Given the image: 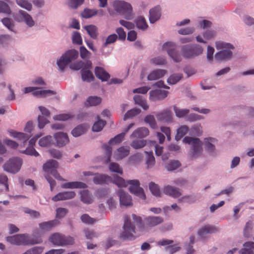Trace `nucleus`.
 <instances>
[{
    "mask_svg": "<svg viewBox=\"0 0 254 254\" xmlns=\"http://www.w3.org/2000/svg\"><path fill=\"white\" fill-rule=\"evenodd\" d=\"M164 219L160 216H150L145 218L144 222L147 226L155 227L163 222Z\"/></svg>",
    "mask_w": 254,
    "mask_h": 254,
    "instance_id": "a211bd4d",
    "label": "nucleus"
},
{
    "mask_svg": "<svg viewBox=\"0 0 254 254\" xmlns=\"http://www.w3.org/2000/svg\"><path fill=\"white\" fill-rule=\"evenodd\" d=\"M48 123V120L46 116H39L38 117V127L40 128L44 127L46 124Z\"/></svg>",
    "mask_w": 254,
    "mask_h": 254,
    "instance_id": "774afa93",
    "label": "nucleus"
},
{
    "mask_svg": "<svg viewBox=\"0 0 254 254\" xmlns=\"http://www.w3.org/2000/svg\"><path fill=\"white\" fill-rule=\"evenodd\" d=\"M151 63L155 65H164L166 64V61L163 57H158L151 59Z\"/></svg>",
    "mask_w": 254,
    "mask_h": 254,
    "instance_id": "e2e57ef3",
    "label": "nucleus"
},
{
    "mask_svg": "<svg viewBox=\"0 0 254 254\" xmlns=\"http://www.w3.org/2000/svg\"><path fill=\"white\" fill-rule=\"evenodd\" d=\"M59 165L57 161L51 160L47 161L43 165V170L47 174H51L56 179L59 180H64L61 177L57 171Z\"/></svg>",
    "mask_w": 254,
    "mask_h": 254,
    "instance_id": "9b49d317",
    "label": "nucleus"
},
{
    "mask_svg": "<svg viewBox=\"0 0 254 254\" xmlns=\"http://www.w3.org/2000/svg\"><path fill=\"white\" fill-rule=\"evenodd\" d=\"M165 193L173 197H179L181 195V193L178 189L170 186H167L164 189Z\"/></svg>",
    "mask_w": 254,
    "mask_h": 254,
    "instance_id": "2f4dec72",
    "label": "nucleus"
},
{
    "mask_svg": "<svg viewBox=\"0 0 254 254\" xmlns=\"http://www.w3.org/2000/svg\"><path fill=\"white\" fill-rule=\"evenodd\" d=\"M91 67V62L90 61H87L84 67L81 71L82 79L83 81L90 82L94 80V76L90 71Z\"/></svg>",
    "mask_w": 254,
    "mask_h": 254,
    "instance_id": "4468645a",
    "label": "nucleus"
},
{
    "mask_svg": "<svg viewBox=\"0 0 254 254\" xmlns=\"http://www.w3.org/2000/svg\"><path fill=\"white\" fill-rule=\"evenodd\" d=\"M174 110L176 115L178 118H183L190 112V110L187 109H180L176 106L174 107Z\"/></svg>",
    "mask_w": 254,
    "mask_h": 254,
    "instance_id": "49530a36",
    "label": "nucleus"
},
{
    "mask_svg": "<svg viewBox=\"0 0 254 254\" xmlns=\"http://www.w3.org/2000/svg\"><path fill=\"white\" fill-rule=\"evenodd\" d=\"M43 251L42 247H34L25 252L22 254H41Z\"/></svg>",
    "mask_w": 254,
    "mask_h": 254,
    "instance_id": "4d7b16f0",
    "label": "nucleus"
},
{
    "mask_svg": "<svg viewBox=\"0 0 254 254\" xmlns=\"http://www.w3.org/2000/svg\"><path fill=\"white\" fill-rule=\"evenodd\" d=\"M111 172L118 173L121 175L123 174V171L120 165L116 163H111L109 167Z\"/></svg>",
    "mask_w": 254,
    "mask_h": 254,
    "instance_id": "052dcab7",
    "label": "nucleus"
},
{
    "mask_svg": "<svg viewBox=\"0 0 254 254\" xmlns=\"http://www.w3.org/2000/svg\"><path fill=\"white\" fill-rule=\"evenodd\" d=\"M49 241L54 245L57 246H64L72 245L74 243V239L70 236H66L59 233L52 234L49 239Z\"/></svg>",
    "mask_w": 254,
    "mask_h": 254,
    "instance_id": "39448f33",
    "label": "nucleus"
},
{
    "mask_svg": "<svg viewBox=\"0 0 254 254\" xmlns=\"http://www.w3.org/2000/svg\"><path fill=\"white\" fill-rule=\"evenodd\" d=\"M133 99L135 103L141 107L144 110H147L149 108L147 104L146 101L140 95L134 96Z\"/></svg>",
    "mask_w": 254,
    "mask_h": 254,
    "instance_id": "4c0bfd02",
    "label": "nucleus"
},
{
    "mask_svg": "<svg viewBox=\"0 0 254 254\" xmlns=\"http://www.w3.org/2000/svg\"><path fill=\"white\" fill-rule=\"evenodd\" d=\"M167 71L164 69H156L152 71L147 76L148 80H155L163 77Z\"/></svg>",
    "mask_w": 254,
    "mask_h": 254,
    "instance_id": "c756f323",
    "label": "nucleus"
},
{
    "mask_svg": "<svg viewBox=\"0 0 254 254\" xmlns=\"http://www.w3.org/2000/svg\"><path fill=\"white\" fill-rule=\"evenodd\" d=\"M110 182H112L119 188L126 187L128 185H130L129 190L131 193L143 199H145L146 198L143 190L139 187L140 183L137 180H132L126 182L123 178L116 176H114V180L111 178V181Z\"/></svg>",
    "mask_w": 254,
    "mask_h": 254,
    "instance_id": "f257e3e1",
    "label": "nucleus"
},
{
    "mask_svg": "<svg viewBox=\"0 0 254 254\" xmlns=\"http://www.w3.org/2000/svg\"><path fill=\"white\" fill-rule=\"evenodd\" d=\"M146 142L144 140H133L130 145L134 149H139L145 146Z\"/></svg>",
    "mask_w": 254,
    "mask_h": 254,
    "instance_id": "5fc2aeb1",
    "label": "nucleus"
},
{
    "mask_svg": "<svg viewBox=\"0 0 254 254\" xmlns=\"http://www.w3.org/2000/svg\"><path fill=\"white\" fill-rule=\"evenodd\" d=\"M149 187L151 192L154 195L156 196H159L160 195V190L157 184L151 182L149 184Z\"/></svg>",
    "mask_w": 254,
    "mask_h": 254,
    "instance_id": "3c124183",
    "label": "nucleus"
},
{
    "mask_svg": "<svg viewBox=\"0 0 254 254\" xmlns=\"http://www.w3.org/2000/svg\"><path fill=\"white\" fill-rule=\"evenodd\" d=\"M163 49L167 51L169 56L176 63L182 60L181 56L176 51V45L171 42H167L164 44Z\"/></svg>",
    "mask_w": 254,
    "mask_h": 254,
    "instance_id": "f8f14e48",
    "label": "nucleus"
},
{
    "mask_svg": "<svg viewBox=\"0 0 254 254\" xmlns=\"http://www.w3.org/2000/svg\"><path fill=\"white\" fill-rule=\"evenodd\" d=\"M0 12L10 14L11 10L8 4L2 1H0Z\"/></svg>",
    "mask_w": 254,
    "mask_h": 254,
    "instance_id": "0e129e2a",
    "label": "nucleus"
},
{
    "mask_svg": "<svg viewBox=\"0 0 254 254\" xmlns=\"http://www.w3.org/2000/svg\"><path fill=\"white\" fill-rule=\"evenodd\" d=\"M86 63L82 61H76L70 65V68L74 70H79L84 67Z\"/></svg>",
    "mask_w": 254,
    "mask_h": 254,
    "instance_id": "6e6d98bb",
    "label": "nucleus"
},
{
    "mask_svg": "<svg viewBox=\"0 0 254 254\" xmlns=\"http://www.w3.org/2000/svg\"><path fill=\"white\" fill-rule=\"evenodd\" d=\"M56 94V92L54 91L51 90H40L38 89L35 90L33 92V95L34 96L38 97H45L47 96L48 95L52 94L55 95Z\"/></svg>",
    "mask_w": 254,
    "mask_h": 254,
    "instance_id": "f704fd0d",
    "label": "nucleus"
},
{
    "mask_svg": "<svg viewBox=\"0 0 254 254\" xmlns=\"http://www.w3.org/2000/svg\"><path fill=\"white\" fill-rule=\"evenodd\" d=\"M16 3L20 7L31 11L32 9V5L28 0H16Z\"/></svg>",
    "mask_w": 254,
    "mask_h": 254,
    "instance_id": "37998d69",
    "label": "nucleus"
},
{
    "mask_svg": "<svg viewBox=\"0 0 254 254\" xmlns=\"http://www.w3.org/2000/svg\"><path fill=\"white\" fill-rule=\"evenodd\" d=\"M189 129L187 126H183L177 130L175 138L177 140H180L188 132Z\"/></svg>",
    "mask_w": 254,
    "mask_h": 254,
    "instance_id": "a18cd8bd",
    "label": "nucleus"
},
{
    "mask_svg": "<svg viewBox=\"0 0 254 254\" xmlns=\"http://www.w3.org/2000/svg\"><path fill=\"white\" fill-rule=\"evenodd\" d=\"M145 123L148 124L150 127L155 128L156 127V123L154 117L152 115H147L144 119Z\"/></svg>",
    "mask_w": 254,
    "mask_h": 254,
    "instance_id": "bf43d9fd",
    "label": "nucleus"
},
{
    "mask_svg": "<svg viewBox=\"0 0 254 254\" xmlns=\"http://www.w3.org/2000/svg\"><path fill=\"white\" fill-rule=\"evenodd\" d=\"M216 48L217 50H222L216 54L215 56V60L221 61L227 60L232 58L233 53L230 49H234V47L231 44L223 42H217L216 43Z\"/></svg>",
    "mask_w": 254,
    "mask_h": 254,
    "instance_id": "7ed1b4c3",
    "label": "nucleus"
},
{
    "mask_svg": "<svg viewBox=\"0 0 254 254\" xmlns=\"http://www.w3.org/2000/svg\"><path fill=\"white\" fill-rule=\"evenodd\" d=\"M118 195L120 197L121 205L127 206L132 205L131 197L127 193L121 190L118 191Z\"/></svg>",
    "mask_w": 254,
    "mask_h": 254,
    "instance_id": "f3484780",
    "label": "nucleus"
},
{
    "mask_svg": "<svg viewBox=\"0 0 254 254\" xmlns=\"http://www.w3.org/2000/svg\"><path fill=\"white\" fill-rule=\"evenodd\" d=\"M180 166L181 163L179 161L173 160L170 161L166 167L168 171H174L177 169Z\"/></svg>",
    "mask_w": 254,
    "mask_h": 254,
    "instance_id": "864d4df0",
    "label": "nucleus"
},
{
    "mask_svg": "<svg viewBox=\"0 0 254 254\" xmlns=\"http://www.w3.org/2000/svg\"><path fill=\"white\" fill-rule=\"evenodd\" d=\"M93 181L96 185H103L111 181V177L106 175L96 174L94 175Z\"/></svg>",
    "mask_w": 254,
    "mask_h": 254,
    "instance_id": "a878e982",
    "label": "nucleus"
},
{
    "mask_svg": "<svg viewBox=\"0 0 254 254\" xmlns=\"http://www.w3.org/2000/svg\"><path fill=\"white\" fill-rule=\"evenodd\" d=\"M124 221L123 231L120 235L121 238L124 240L134 239L133 235L135 233V226L131 223L128 216H125Z\"/></svg>",
    "mask_w": 254,
    "mask_h": 254,
    "instance_id": "0eeeda50",
    "label": "nucleus"
},
{
    "mask_svg": "<svg viewBox=\"0 0 254 254\" xmlns=\"http://www.w3.org/2000/svg\"><path fill=\"white\" fill-rule=\"evenodd\" d=\"M68 5L69 6L73 8L76 9L79 5H81L83 2L84 0H68Z\"/></svg>",
    "mask_w": 254,
    "mask_h": 254,
    "instance_id": "338daca9",
    "label": "nucleus"
},
{
    "mask_svg": "<svg viewBox=\"0 0 254 254\" xmlns=\"http://www.w3.org/2000/svg\"><path fill=\"white\" fill-rule=\"evenodd\" d=\"M135 23L138 29L144 30L148 27V25L145 18L142 16H139L135 20Z\"/></svg>",
    "mask_w": 254,
    "mask_h": 254,
    "instance_id": "79ce46f5",
    "label": "nucleus"
},
{
    "mask_svg": "<svg viewBox=\"0 0 254 254\" xmlns=\"http://www.w3.org/2000/svg\"><path fill=\"white\" fill-rule=\"evenodd\" d=\"M187 121L192 122L197 120H200L202 119L201 116L196 114L195 113H191L187 115L186 117Z\"/></svg>",
    "mask_w": 254,
    "mask_h": 254,
    "instance_id": "69168bd1",
    "label": "nucleus"
},
{
    "mask_svg": "<svg viewBox=\"0 0 254 254\" xmlns=\"http://www.w3.org/2000/svg\"><path fill=\"white\" fill-rule=\"evenodd\" d=\"M59 224L60 221L57 219L41 223L39 224V230L35 232V234H38L39 231H40L42 233L50 231Z\"/></svg>",
    "mask_w": 254,
    "mask_h": 254,
    "instance_id": "ddd939ff",
    "label": "nucleus"
},
{
    "mask_svg": "<svg viewBox=\"0 0 254 254\" xmlns=\"http://www.w3.org/2000/svg\"><path fill=\"white\" fill-rule=\"evenodd\" d=\"M78 56V52L74 49L67 51L57 61V64L61 70H63L64 67L71 62L76 59Z\"/></svg>",
    "mask_w": 254,
    "mask_h": 254,
    "instance_id": "6e6552de",
    "label": "nucleus"
},
{
    "mask_svg": "<svg viewBox=\"0 0 254 254\" xmlns=\"http://www.w3.org/2000/svg\"><path fill=\"white\" fill-rule=\"evenodd\" d=\"M149 131L147 128L142 127L135 129L130 135L131 138H143L149 134Z\"/></svg>",
    "mask_w": 254,
    "mask_h": 254,
    "instance_id": "c85d7f7f",
    "label": "nucleus"
},
{
    "mask_svg": "<svg viewBox=\"0 0 254 254\" xmlns=\"http://www.w3.org/2000/svg\"><path fill=\"white\" fill-rule=\"evenodd\" d=\"M52 141V137L51 135H47L41 138L39 141V144L42 147H46L50 145Z\"/></svg>",
    "mask_w": 254,
    "mask_h": 254,
    "instance_id": "de8ad7c7",
    "label": "nucleus"
},
{
    "mask_svg": "<svg viewBox=\"0 0 254 254\" xmlns=\"http://www.w3.org/2000/svg\"><path fill=\"white\" fill-rule=\"evenodd\" d=\"M140 112V110L139 109H133L128 111L125 115L124 119L126 120L127 119L131 118L138 114Z\"/></svg>",
    "mask_w": 254,
    "mask_h": 254,
    "instance_id": "603ef678",
    "label": "nucleus"
},
{
    "mask_svg": "<svg viewBox=\"0 0 254 254\" xmlns=\"http://www.w3.org/2000/svg\"><path fill=\"white\" fill-rule=\"evenodd\" d=\"M72 42L77 45H81L82 44V40L79 32L75 31L73 33L72 37Z\"/></svg>",
    "mask_w": 254,
    "mask_h": 254,
    "instance_id": "13d9d810",
    "label": "nucleus"
},
{
    "mask_svg": "<svg viewBox=\"0 0 254 254\" xmlns=\"http://www.w3.org/2000/svg\"><path fill=\"white\" fill-rule=\"evenodd\" d=\"M80 54L81 58L84 60L89 59L91 55L90 52L84 46L80 48Z\"/></svg>",
    "mask_w": 254,
    "mask_h": 254,
    "instance_id": "680f3d73",
    "label": "nucleus"
},
{
    "mask_svg": "<svg viewBox=\"0 0 254 254\" xmlns=\"http://www.w3.org/2000/svg\"><path fill=\"white\" fill-rule=\"evenodd\" d=\"M99 119V117H98ZM106 123L105 121L102 120H98L96 122L92 127V130L95 132H99L101 131L103 127L105 126Z\"/></svg>",
    "mask_w": 254,
    "mask_h": 254,
    "instance_id": "c03bdc74",
    "label": "nucleus"
},
{
    "mask_svg": "<svg viewBox=\"0 0 254 254\" xmlns=\"http://www.w3.org/2000/svg\"><path fill=\"white\" fill-rule=\"evenodd\" d=\"M218 230V229L216 227L207 225L201 227L197 233L200 237L204 238L207 234L216 233Z\"/></svg>",
    "mask_w": 254,
    "mask_h": 254,
    "instance_id": "b1692460",
    "label": "nucleus"
},
{
    "mask_svg": "<svg viewBox=\"0 0 254 254\" xmlns=\"http://www.w3.org/2000/svg\"><path fill=\"white\" fill-rule=\"evenodd\" d=\"M149 94L150 99L152 101H156L166 98L168 95V92L163 90L156 89L151 91Z\"/></svg>",
    "mask_w": 254,
    "mask_h": 254,
    "instance_id": "6ab92c4d",
    "label": "nucleus"
},
{
    "mask_svg": "<svg viewBox=\"0 0 254 254\" xmlns=\"http://www.w3.org/2000/svg\"><path fill=\"white\" fill-rule=\"evenodd\" d=\"M161 15V7L157 5L151 9L149 11V21L150 23H154L157 21Z\"/></svg>",
    "mask_w": 254,
    "mask_h": 254,
    "instance_id": "393cba45",
    "label": "nucleus"
},
{
    "mask_svg": "<svg viewBox=\"0 0 254 254\" xmlns=\"http://www.w3.org/2000/svg\"><path fill=\"white\" fill-rule=\"evenodd\" d=\"M129 153V147L122 146L118 149V159H122L127 156Z\"/></svg>",
    "mask_w": 254,
    "mask_h": 254,
    "instance_id": "a19ab883",
    "label": "nucleus"
},
{
    "mask_svg": "<svg viewBox=\"0 0 254 254\" xmlns=\"http://www.w3.org/2000/svg\"><path fill=\"white\" fill-rule=\"evenodd\" d=\"M22 164V160L21 158H13L5 163L3 167L4 171L15 174L20 170Z\"/></svg>",
    "mask_w": 254,
    "mask_h": 254,
    "instance_id": "9d476101",
    "label": "nucleus"
},
{
    "mask_svg": "<svg viewBox=\"0 0 254 254\" xmlns=\"http://www.w3.org/2000/svg\"><path fill=\"white\" fill-rule=\"evenodd\" d=\"M61 187L63 189H85L87 187V185L81 182H70L65 183L62 185Z\"/></svg>",
    "mask_w": 254,
    "mask_h": 254,
    "instance_id": "bb28decb",
    "label": "nucleus"
},
{
    "mask_svg": "<svg viewBox=\"0 0 254 254\" xmlns=\"http://www.w3.org/2000/svg\"><path fill=\"white\" fill-rule=\"evenodd\" d=\"M183 78V74L174 73L170 76L167 79V82L169 84H175Z\"/></svg>",
    "mask_w": 254,
    "mask_h": 254,
    "instance_id": "ea45409f",
    "label": "nucleus"
},
{
    "mask_svg": "<svg viewBox=\"0 0 254 254\" xmlns=\"http://www.w3.org/2000/svg\"><path fill=\"white\" fill-rule=\"evenodd\" d=\"M87 130L86 126L80 125L75 127L72 131L71 133L73 136L78 137L84 134Z\"/></svg>",
    "mask_w": 254,
    "mask_h": 254,
    "instance_id": "58836bf2",
    "label": "nucleus"
},
{
    "mask_svg": "<svg viewBox=\"0 0 254 254\" xmlns=\"http://www.w3.org/2000/svg\"><path fill=\"white\" fill-rule=\"evenodd\" d=\"M243 247L239 251L240 254H254V242H247L243 244Z\"/></svg>",
    "mask_w": 254,
    "mask_h": 254,
    "instance_id": "7c9ffc66",
    "label": "nucleus"
},
{
    "mask_svg": "<svg viewBox=\"0 0 254 254\" xmlns=\"http://www.w3.org/2000/svg\"><path fill=\"white\" fill-rule=\"evenodd\" d=\"M6 241L12 245H27L40 244L42 242L41 238H34L27 235H16L6 238Z\"/></svg>",
    "mask_w": 254,
    "mask_h": 254,
    "instance_id": "f03ea898",
    "label": "nucleus"
},
{
    "mask_svg": "<svg viewBox=\"0 0 254 254\" xmlns=\"http://www.w3.org/2000/svg\"><path fill=\"white\" fill-rule=\"evenodd\" d=\"M183 141L191 145L192 158H196L200 155L202 152V143L199 138L186 136Z\"/></svg>",
    "mask_w": 254,
    "mask_h": 254,
    "instance_id": "423d86ee",
    "label": "nucleus"
},
{
    "mask_svg": "<svg viewBox=\"0 0 254 254\" xmlns=\"http://www.w3.org/2000/svg\"><path fill=\"white\" fill-rule=\"evenodd\" d=\"M41 136L42 134H40L34 136L32 138H31L29 141V146L26 148L25 150L21 151V152L26 155L34 156L35 157L38 156L39 154L38 152L36 151L33 146L35 144L37 139Z\"/></svg>",
    "mask_w": 254,
    "mask_h": 254,
    "instance_id": "2eb2a0df",
    "label": "nucleus"
},
{
    "mask_svg": "<svg viewBox=\"0 0 254 254\" xmlns=\"http://www.w3.org/2000/svg\"><path fill=\"white\" fill-rule=\"evenodd\" d=\"M113 6L118 13L124 15L126 19L130 20L132 18V8L129 3L124 0H116L113 3Z\"/></svg>",
    "mask_w": 254,
    "mask_h": 254,
    "instance_id": "20e7f679",
    "label": "nucleus"
},
{
    "mask_svg": "<svg viewBox=\"0 0 254 254\" xmlns=\"http://www.w3.org/2000/svg\"><path fill=\"white\" fill-rule=\"evenodd\" d=\"M19 14L23 18L24 21L27 25H28L29 27L34 26L35 22L33 20L30 15L22 10H20L19 11Z\"/></svg>",
    "mask_w": 254,
    "mask_h": 254,
    "instance_id": "72a5a7b5",
    "label": "nucleus"
},
{
    "mask_svg": "<svg viewBox=\"0 0 254 254\" xmlns=\"http://www.w3.org/2000/svg\"><path fill=\"white\" fill-rule=\"evenodd\" d=\"M156 118L159 121L163 123H171L172 121V115L170 110L166 109L158 113Z\"/></svg>",
    "mask_w": 254,
    "mask_h": 254,
    "instance_id": "4be33fe9",
    "label": "nucleus"
},
{
    "mask_svg": "<svg viewBox=\"0 0 254 254\" xmlns=\"http://www.w3.org/2000/svg\"><path fill=\"white\" fill-rule=\"evenodd\" d=\"M84 29L92 38L94 39L97 38L98 35L97 28L95 25H89L85 26Z\"/></svg>",
    "mask_w": 254,
    "mask_h": 254,
    "instance_id": "e433bc0d",
    "label": "nucleus"
},
{
    "mask_svg": "<svg viewBox=\"0 0 254 254\" xmlns=\"http://www.w3.org/2000/svg\"><path fill=\"white\" fill-rule=\"evenodd\" d=\"M182 52L184 57L191 58L202 54L203 49L198 45H186L182 47Z\"/></svg>",
    "mask_w": 254,
    "mask_h": 254,
    "instance_id": "1a4fd4ad",
    "label": "nucleus"
},
{
    "mask_svg": "<svg viewBox=\"0 0 254 254\" xmlns=\"http://www.w3.org/2000/svg\"><path fill=\"white\" fill-rule=\"evenodd\" d=\"M95 74L96 77L102 81H107L110 77V74L103 68L99 66L95 67Z\"/></svg>",
    "mask_w": 254,
    "mask_h": 254,
    "instance_id": "cd10ccee",
    "label": "nucleus"
},
{
    "mask_svg": "<svg viewBox=\"0 0 254 254\" xmlns=\"http://www.w3.org/2000/svg\"><path fill=\"white\" fill-rule=\"evenodd\" d=\"M81 200L84 203L90 204L93 200L91 194L88 190H83L80 191Z\"/></svg>",
    "mask_w": 254,
    "mask_h": 254,
    "instance_id": "c9c22d12",
    "label": "nucleus"
},
{
    "mask_svg": "<svg viewBox=\"0 0 254 254\" xmlns=\"http://www.w3.org/2000/svg\"><path fill=\"white\" fill-rule=\"evenodd\" d=\"M134 125V124L131 123L126 128H125L124 132L121 133L120 134H118L116 136H115L114 138H111L109 141V143L110 144H119L122 142V141L123 140V139L125 137V134L128 131V130L132 127Z\"/></svg>",
    "mask_w": 254,
    "mask_h": 254,
    "instance_id": "5701e85b",
    "label": "nucleus"
},
{
    "mask_svg": "<svg viewBox=\"0 0 254 254\" xmlns=\"http://www.w3.org/2000/svg\"><path fill=\"white\" fill-rule=\"evenodd\" d=\"M8 132L10 136L17 139L19 141H22L23 146H25L27 144V141L30 137V136L27 134L23 132H17L13 130H9Z\"/></svg>",
    "mask_w": 254,
    "mask_h": 254,
    "instance_id": "aec40b11",
    "label": "nucleus"
},
{
    "mask_svg": "<svg viewBox=\"0 0 254 254\" xmlns=\"http://www.w3.org/2000/svg\"><path fill=\"white\" fill-rule=\"evenodd\" d=\"M102 101V99L98 96H90L87 100V102L91 106H95L99 105Z\"/></svg>",
    "mask_w": 254,
    "mask_h": 254,
    "instance_id": "09e8293b",
    "label": "nucleus"
},
{
    "mask_svg": "<svg viewBox=\"0 0 254 254\" xmlns=\"http://www.w3.org/2000/svg\"><path fill=\"white\" fill-rule=\"evenodd\" d=\"M146 154V165L147 169L152 168L155 164V159L152 152L145 151Z\"/></svg>",
    "mask_w": 254,
    "mask_h": 254,
    "instance_id": "473e14b6",
    "label": "nucleus"
},
{
    "mask_svg": "<svg viewBox=\"0 0 254 254\" xmlns=\"http://www.w3.org/2000/svg\"><path fill=\"white\" fill-rule=\"evenodd\" d=\"M76 195V193L73 191H65L59 192L53 196L52 200L54 202H57L61 200H65L73 198Z\"/></svg>",
    "mask_w": 254,
    "mask_h": 254,
    "instance_id": "dca6fc26",
    "label": "nucleus"
},
{
    "mask_svg": "<svg viewBox=\"0 0 254 254\" xmlns=\"http://www.w3.org/2000/svg\"><path fill=\"white\" fill-rule=\"evenodd\" d=\"M98 10L96 9H85L82 12L81 15L85 18H89L93 16L97 15Z\"/></svg>",
    "mask_w": 254,
    "mask_h": 254,
    "instance_id": "8fccbe9b",
    "label": "nucleus"
},
{
    "mask_svg": "<svg viewBox=\"0 0 254 254\" xmlns=\"http://www.w3.org/2000/svg\"><path fill=\"white\" fill-rule=\"evenodd\" d=\"M54 137L57 146L63 147L69 142V139L66 133L59 132L55 134Z\"/></svg>",
    "mask_w": 254,
    "mask_h": 254,
    "instance_id": "412c9836",
    "label": "nucleus"
}]
</instances>
